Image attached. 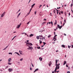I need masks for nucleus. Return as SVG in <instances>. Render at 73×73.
Instances as JSON below:
<instances>
[{"label":"nucleus","mask_w":73,"mask_h":73,"mask_svg":"<svg viewBox=\"0 0 73 73\" xmlns=\"http://www.w3.org/2000/svg\"><path fill=\"white\" fill-rule=\"evenodd\" d=\"M40 6L39 7V8H41V7L42 6V5H40Z\"/></svg>","instance_id":"47"},{"label":"nucleus","mask_w":73,"mask_h":73,"mask_svg":"<svg viewBox=\"0 0 73 73\" xmlns=\"http://www.w3.org/2000/svg\"><path fill=\"white\" fill-rule=\"evenodd\" d=\"M64 22L65 23H66V20L65 19L64 20Z\"/></svg>","instance_id":"39"},{"label":"nucleus","mask_w":73,"mask_h":73,"mask_svg":"<svg viewBox=\"0 0 73 73\" xmlns=\"http://www.w3.org/2000/svg\"><path fill=\"white\" fill-rule=\"evenodd\" d=\"M20 14H21V13H19L18 15V16H17V17L18 18L19 17V16H20Z\"/></svg>","instance_id":"18"},{"label":"nucleus","mask_w":73,"mask_h":73,"mask_svg":"<svg viewBox=\"0 0 73 73\" xmlns=\"http://www.w3.org/2000/svg\"><path fill=\"white\" fill-rule=\"evenodd\" d=\"M32 9L31 8L29 11L30 12H31V11H32Z\"/></svg>","instance_id":"43"},{"label":"nucleus","mask_w":73,"mask_h":73,"mask_svg":"<svg viewBox=\"0 0 73 73\" xmlns=\"http://www.w3.org/2000/svg\"><path fill=\"white\" fill-rule=\"evenodd\" d=\"M60 63L55 65V66H56V68H57V69H59V68H60Z\"/></svg>","instance_id":"2"},{"label":"nucleus","mask_w":73,"mask_h":73,"mask_svg":"<svg viewBox=\"0 0 73 73\" xmlns=\"http://www.w3.org/2000/svg\"><path fill=\"white\" fill-rule=\"evenodd\" d=\"M8 71L9 72H12V71H13V69L12 68H9L8 69Z\"/></svg>","instance_id":"5"},{"label":"nucleus","mask_w":73,"mask_h":73,"mask_svg":"<svg viewBox=\"0 0 73 73\" xmlns=\"http://www.w3.org/2000/svg\"><path fill=\"white\" fill-rule=\"evenodd\" d=\"M7 49V48H5L3 49V50H5Z\"/></svg>","instance_id":"36"},{"label":"nucleus","mask_w":73,"mask_h":73,"mask_svg":"<svg viewBox=\"0 0 73 73\" xmlns=\"http://www.w3.org/2000/svg\"><path fill=\"white\" fill-rule=\"evenodd\" d=\"M21 23L20 24L18 25H17V28H19L20 26H21Z\"/></svg>","instance_id":"6"},{"label":"nucleus","mask_w":73,"mask_h":73,"mask_svg":"<svg viewBox=\"0 0 73 73\" xmlns=\"http://www.w3.org/2000/svg\"><path fill=\"white\" fill-rule=\"evenodd\" d=\"M39 60H40V61H42V58H41V57H40L39 58Z\"/></svg>","instance_id":"13"},{"label":"nucleus","mask_w":73,"mask_h":73,"mask_svg":"<svg viewBox=\"0 0 73 73\" xmlns=\"http://www.w3.org/2000/svg\"><path fill=\"white\" fill-rule=\"evenodd\" d=\"M30 21H29V22H28V23H27V24H29V22H30Z\"/></svg>","instance_id":"51"},{"label":"nucleus","mask_w":73,"mask_h":73,"mask_svg":"<svg viewBox=\"0 0 73 73\" xmlns=\"http://www.w3.org/2000/svg\"><path fill=\"white\" fill-rule=\"evenodd\" d=\"M37 12H36V11H35V15H36V13Z\"/></svg>","instance_id":"58"},{"label":"nucleus","mask_w":73,"mask_h":73,"mask_svg":"<svg viewBox=\"0 0 73 73\" xmlns=\"http://www.w3.org/2000/svg\"><path fill=\"white\" fill-rule=\"evenodd\" d=\"M36 38H37V40H38V39H39V36H36Z\"/></svg>","instance_id":"22"},{"label":"nucleus","mask_w":73,"mask_h":73,"mask_svg":"<svg viewBox=\"0 0 73 73\" xmlns=\"http://www.w3.org/2000/svg\"><path fill=\"white\" fill-rule=\"evenodd\" d=\"M50 16H52V13H50Z\"/></svg>","instance_id":"50"},{"label":"nucleus","mask_w":73,"mask_h":73,"mask_svg":"<svg viewBox=\"0 0 73 73\" xmlns=\"http://www.w3.org/2000/svg\"><path fill=\"white\" fill-rule=\"evenodd\" d=\"M51 24L52 25V26H53V22H52V21L51 22Z\"/></svg>","instance_id":"30"},{"label":"nucleus","mask_w":73,"mask_h":73,"mask_svg":"<svg viewBox=\"0 0 73 73\" xmlns=\"http://www.w3.org/2000/svg\"><path fill=\"white\" fill-rule=\"evenodd\" d=\"M17 64L18 65H20V62H18Z\"/></svg>","instance_id":"25"},{"label":"nucleus","mask_w":73,"mask_h":73,"mask_svg":"<svg viewBox=\"0 0 73 73\" xmlns=\"http://www.w3.org/2000/svg\"><path fill=\"white\" fill-rule=\"evenodd\" d=\"M31 65H32L33 67H34V66L33 65V64H32V63H31Z\"/></svg>","instance_id":"41"},{"label":"nucleus","mask_w":73,"mask_h":73,"mask_svg":"<svg viewBox=\"0 0 73 73\" xmlns=\"http://www.w3.org/2000/svg\"><path fill=\"white\" fill-rule=\"evenodd\" d=\"M71 46H69V45L68 46V48H69V49H70V48Z\"/></svg>","instance_id":"35"},{"label":"nucleus","mask_w":73,"mask_h":73,"mask_svg":"<svg viewBox=\"0 0 73 73\" xmlns=\"http://www.w3.org/2000/svg\"><path fill=\"white\" fill-rule=\"evenodd\" d=\"M56 64L55 65H56V64H57V59H56Z\"/></svg>","instance_id":"20"},{"label":"nucleus","mask_w":73,"mask_h":73,"mask_svg":"<svg viewBox=\"0 0 73 73\" xmlns=\"http://www.w3.org/2000/svg\"><path fill=\"white\" fill-rule=\"evenodd\" d=\"M57 36V35H55V36L53 38V40H54V39H56V38L55 37H56Z\"/></svg>","instance_id":"11"},{"label":"nucleus","mask_w":73,"mask_h":73,"mask_svg":"<svg viewBox=\"0 0 73 73\" xmlns=\"http://www.w3.org/2000/svg\"><path fill=\"white\" fill-rule=\"evenodd\" d=\"M33 36H34V35L32 34H31L29 36L30 37H31Z\"/></svg>","instance_id":"9"},{"label":"nucleus","mask_w":73,"mask_h":73,"mask_svg":"<svg viewBox=\"0 0 73 73\" xmlns=\"http://www.w3.org/2000/svg\"><path fill=\"white\" fill-rule=\"evenodd\" d=\"M26 44L27 45H29V46H32L33 45V44H32L30 42L27 43Z\"/></svg>","instance_id":"3"},{"label":"nucleus","mask_w":73,"mask_h":73,"mask_svg":"<svg viewBox=\"0 0 73 73\" xmlns=\"http://www.w3.org/2000/svg\"><path fill=\"white\" fill-rule=\"evenodd\" d=\"M27 46H28V48H27V49H28V50H32V49H33L32 46H29L28 45H27Z\"/></svg>","instance_id":"1"},{"label":"nucleus","mask_w":73,"mask_h":73,"mask_svg":"<svg viewBox=\"0 0 73 73\" xmlns=\"http://www.w3.org/2000/svg\"><path fill=\"white\" fill-rule=\"evenodd\" d=\"M67 73H70V71H68L67 72Z\"/></svg>","instance_id":"52"},{"label":"nucleus","mask_w":73,"mask_h":73,"mask_svg":"<svg viewBox=\"0 0 73 73\" xmlns=\"http://www.w3.org/2000/svg\"><path fill=\"white\" fill-rule=\"evenodd\" d=\"M8 65H12V63H10L9 62H8L7 63Z\"/></svg>","instance_id":"12"},{"label":"nucleus","mask_w":73,"mask_h":73,"mask_svg":"<svg viewBox=\"0 0 73 73\" xmlns=\"http://www.w3.org/2000/svg\"><path fill=\"white\" fill-rule=\"evenodd\" d=\"M73 3L71 4V7H72V6H73Z\"/></svg>","instance_id":"44"},{"label":"nucleus","mask_w":73,"mask_h":73,"mask_svg":"<svg viewBox=\"0 0 73 73\" xmlns=\"http://www.w3.org/2000/svg\"><path fill=\"white\" fill-rule=\"evenodd\" d=\"M70 13H69L68 14L69 16H70Z\"/></svg>","instance_id":"61"},{"label":"nucleus","mask_w":73,"mask_h":73,"mask_svg":"<svg viewBox=\"0 0 73 73\" xmlns=\"http://www.w3.org/2000/svg\"><path fill=\"white\" fill-rule=\"evenodd\" d=\"M29 13H30V12H29V13H27V16H28V15H29Z\"/></svg>","instance_id":"46"},{"label":"nucleus","mask_w":73,"mask_h":73,"mask_svg":"<svg viewBox=\"0 0 73 73\" xmlns=\"http://www.w3.org/2000/svg\"><path fill=\"white\" fill-rule=\"evenodd\" d=\"M61 13L62 14H63V11H61Z\"/></svg>","instance_id":"45"},{"label":"nucleus","mask_w":73,"mask_h":73,"mask_svg":"<svg viewBox=\"0 0 73 73\" xmlns=\"http://www.w3.org/2000/svg\"><path fill=\"white\" fill-rule=\"evenodd\" d=\"M55 21H56V22L54 23V25H56V24H57V21L56 20Z\"/></svg>","instance_id":"28"},{"label":"nucleus","mask_w":73,"mask_h":73,"mask_svg":"<svg viewBox=\"0 0 73 73\" xmlns=\"http://www.w3.org/2000/svg\"><path fill=\"white\" fill-rule=\"evenodd\" d=\"M65 25V23H64L63 25V26H64Z\"/></svg>","instance_id":"62"},{"label":"nucleus","mask_w":73,"mask_h":73,"mask_svg":"<svg viewBox=\"0 0 73 73\" xmlns=\"http://www.w3.org/2000/svg\"><path fill=\"white\" fill-rule=\"evenodd\" d=\"M38 68L36 69L34 71V73H35L36 71H38Z\"/></svg>","instance_id":"7"},{"label":"nucleus","mask_w":73,"mask_h":73,"mask_svg":"<svg viewBox=\"0 0 73 73\" xmlns=\"http://www.w3.org/2000/svg\"><path fill=\"white\" fill-rule=\"evenodd\" d=\"M14 38H13L12 39V40H13L14 39Z\"/></svg>","instance_id":"59"},{"label":"nucleus","mask_w":73,"mask_h":73,"mask_svg":"<svg viewBox=\"0 0 73 73\" xmlns=\"http://www.w3.org/2000/svg\"><path fill=\"white\" fill-rule=\"evenodd\" d=\"M23 34H25V36H26V35H27V33H22L21 34L22 35H23Z\"/></svg>","instance_id":"19"},{"label":"nucleus","mask_w":73,"mask_h":73,"mask_svg":"<svg viewBox=\"0 0 73 73\" xmlns=\"http://www.w3.org/2000/svg\"><path fill=\"white\" fill-rule=\"evenodd\" d=\"M22 53H23V52H22V51H21L20 52V54H22Z\"/></svg>","instance_id":"33"},{"label":"nucleus","mask_w":73,"mask_h":73,"mask_svg":"<svg viewBox=\"0 0 73 73\" xmlns=\"http://www.w3.org/2000/svg\"><path fill=\"white\" fill-rule=\"evenodd\" d=\"M15 53H16V54H18V56H20V54H19L18 52H15Z\"/></svg>","instance_id":"14"},{"label":"nucleus","mask_w":73,"mask_h":73,"mask_svg":"<svg viewBox=\"0 0 73 73\" xmlns=\"http://www.w3.org/2000/svg\"><path fill=\"white\" fill-rule=\"evenodd\" d=\"M20 11V9L19 11H18L17 13L19 12Z\"/></svg>","instance_id":"60"},{"label":"nucleus","mask_w":73,"mask_h":73,"mask_svg":"<svg viewBox=\"0 0 73 73\" xmlns=\"http://www.w3.org/2000/svg\"><path fill=\"white\" fill-rule=\"evenodd\" d=\"M40 37L41 38V37H42V38H43V36H42V35H41L40 36Z\"/></svg>","instance_id":"42"},{"label":"nucleus","mask_w":73,"mask_h":73,"mask_svg":"<svg viewBox=\"0 0 73 73\" xmlns=\"http://www.w3.org/2000/svg\"><path fill=\"white\" fill-rule=\"evenodd\" d=\"M57 68L56 67V68L55 69V70L54 71L55 72V73H56V70H57Z\"/></svg>","instance_id":"16"},{"label":"nucleus","mask_w":73,"mask_h":73,"mask_svg":"<svg viewBox=\"0 0 73 73\" xmlns=\"http://www.w3.org/2000/svg\"><path fill=\"white\" fill-rule=\"evenodd\" d=\"M9 54H12V52H9Z\"/></svg>","instance_id":"31"},{"label":"nucleus","mask_w":73,"mask_h":73,"mask_svg":"<svg viewBox=\"0 0 73 73\" xmlns=\"http://www.w3.org/2000/svg\"><path fill=\"white\" fill-rule=\"evenodd\" d=\"M29 40H27V42H28V43L29 42Z\"/></svg>","instance_id":"57"},{"label":"nucleus","mask_w":73,"mask_h":73,"mask_svg":"<svg viewBox=\"0 0 73 73\" xmlns=\"http://www.w3.org/2000/svg\"><path fill=\"white\" fill-rule=\"evenodd\" d=\"M52 40H54V41H55L56 40H57L56 39H56H53Z\"/></svg>","instance_id":"32"},{"label":"nucleus","mask_w":73,"mask_h":73,"mask_svg":"<svg viewBox=\"0 0 73 73\" xmlns=\"http://www.w3.org/2000/svg\"><path fill=\"white\" fill-rule=\"evenodd\" d=\"M40 40H44V38H40Z\"/></svg>","instance_id":"38"},{"label":"nucleus","mask_w":73,"mask_h":73,"mask_svg":"<svg viewBox=\"0 0 73 73\" xmlns=\"http://www.w3.org/2000/svg\"><path fill=\"white\" fill-rule=\"evenodd\" d=\"M50 62V64H49V66H50L51 65V64H52V62Z\"/></svg>","instance_id":"27"},{"label":"nucleus","mask_w":73,"mask_h":73,"mask_svg":"<svg viewBox=\"0 0 73 73\" xmlns=\"http://www.w3.org/2000/svg\"><path fill=\"white\" fill-rule=\"evenodd\" d=\"M5 12H4L2 14L1 16V17H4V15H5Z\"/></svg>","instance_id":"4"},{"label":"nucleus","mask_w":73,"mask_h":73,"mask_svg":"<svg viewBox=\"0 0 73 73\" xmlns=\"http://www.w3.org/2000/svg\"><path fill=\"white\" fill-rule=\"evenodd\" d=\"M36 4L35 3H34V4H33L31 6V7L32 8H33V7H34V6H35V5Z\"/></svg>","instance_id":"10"},{"label":"nucleus","mask_w":73,"mask_h":73,"mask_svg":"<svg viewBox=\"0 0 73 73\" xmlns=\"http://www.w3.org/2000/svg\"><path fill=\"white\" fill-rule=\"evenodd\" d=\"M60 27V25H57V27L58 28V27Z\"/></svg>","instance_id":"48"},{"label":"nucleus","mask_w":73,"mask_h":73,"mask_svg":"<svg viewBox=\"0 0 73 73\" xmlns=\"http://www.w3.org/2000/svg\"><path fill=\"white\" fill-rule=\"evenodd\" d=\"M43 43L44 44V46L45 44H46V43H45V42H43Z\"/></svg>","instance_id":"29"},{"label":"nucleus","mask_w":73,"mask_h":73,"mask_svg":"<svg viewBox=\"0 0 73 73\" xmlns=\"http://www.w3.org/2000/svg\"><path fill=\"white\" fill-rule=\"evenodd\" d=\"M11 58H9L8 60V61L9 62H11Z\"/></svg>","instance_id":"8"},{"label":"nucleus","mask_w":73,"mask_h":73,"mask_svg":"<svg viewBox=\"0 0 73 73\" xmlns=\"http://www.w3.org/2000/svg\"><path fill=\"white\" fill-rule=\"evenodd\" d=\"M66 67H68V66L67 64L66 65Z\"/></svg>","instance_id":"63"},{"label":"nucleus","mask_w":73,"mask_h":73,"mask_svg":"<svg viewBox=\"0 0 73 73\" xmlns=\"http://www.w3.org/2000/svg\"><path fill=\"white\" fill-rule=\"evenodd\" d=\"M39 41L40 44H41V43H42V41H41V40H40Z\"/></svg>","instance_id":"26"},{"label":"nucleus","mask_w":73,"mask_h":73,"mask_svg":"<svg viewBox=\"0 0 73 73\" xmlns=\"http://www.w3.org/2000/svg\"><path fill=\"white\" fill-rule=\"evenodd\" d=\"M23 58H21L20 59V61H23Z\"/></svg>","instance_id":"24"},{"label":"nucleus","mask_w":73,"mask_h":73,"mask_svg":"<svg viewBox=\"0 0 73 73\" xmlns=\"http://www.w3.org/2000/svg\"><path fill=\"white\" fill-rule=\"evenodd\" d=\"M52 73H55V72L54 71H52Z\"/></svg>","instance_id":"49"},{"label":"nucleus","mask_w":73,"mask_h":73,"mask_svg":"<svg viewBox=\"0 0 73 73\" xmlns=\"http://www.w3.org/2000/svg\"><path fill=\"white\" fill-rule=\"evenodd\" d=\"M50 36H51V35H50L48 36V38H49L50 37Z\"/></svg>","instance_id":"37"},{"label":"nucleus","mask_w":73,"mask_h":73,"mask_svg":"<svg viewBox=\"0 0 73 73\" xmlns=\"http://www.w3.org/2000/svg\"><path fill=\"white\" fill-rule=\"evenodd\" d=\"M37 49H40L41 48H40V47L38 46V47H37Z\"/></svg>","instance_id":"23"},{"label":"nucleus","mask_w":73,"mask_h":73,"mask_svg":"<svg viewBox=\"0 0 73 73\" xmlns=\"http://www.w3.org/2000/svg\"><path fill=\"white\" fill-rule=\"evenodd\" d=\"M54 13H55V10H54Z\"/></svg>","instance_id":"54"},{"label":"nucleus","mask_w":73,"mask_h":73,"mask_svg":"<svg viewBox=\"0 0 73 73\" xmlns=\"http://www.w3.org/2000/svg\"><path fill=\"white\" fill-rule=\"evenodd\" d=\"M71 46H72V48H73V45H72Z\"/></svg>","instance_id":"64"},{"label":"nucleus","mask_w":73,"mask_h":73,"mask_svg":"<svg viewBox=\"0 0 73 73\" xmlns=\"http://www.w3.org/2000/svg\"><path fill=\"white\" fill-rule=\"evenodd\" d=\"M62 26H59V27H58V28H59V29H61V28H62Z\"/></svg>","instance_id":"17"},{"label":"nucleus","mask_w":73,"mask_h":73,"mask_svg":"<svg viewBox=\"0 0 73 73\" xmlns=\"http://www.w3.org/2000/svg\"><path fill=\"white\" fill-rule=\"evenodd\" d=\"M17 37V36H14L13 38H15V37Z\"/></svg>","instance_id":"56"},{"label":"nucleus","mask_w":73,"mask_h":73,"mask_svg":"<svg viewBox=\"0 0 73 73\" xmlns=\"http://www.w3.org/2000/svg\"><path fill=\"white\" fill-rule=\"evenodd\" d=\"M30 70H32V68L31 67H30Z\"/></svg>","instance_id":"34"},{"label":"nucleus","mask_w":73,"mask_h":73,"mask_svg":"<svg viewBox=\"0 0 73 73\" xmlns=\"http://www.w3.org/2000/svg\"><path fill=\"white\" fill-rule=\"evenodd\" d=\"M66 61H64V62L63 65H65V64H66Z\"/></svg>","instance_id":"15"},{"label":"nucleus","mask_w":73,"mask_h":73,"mask_svg":"<svg viewBox=\"0 0 73 73\" xmlns=\"http://www.w3.org/2000/svg\"><path fill=\"white\" fill-rule=\"evenodd\" d=\"M44 24H45V22H43L42 23V25H43Z\"/></svg>","instance_id":"40"},{"label":"nucleus","mask_w":73,"mask_h":73,"mask_svg":"<svg viewBox=\"0 0 73 73\" xmlns=\"http://www.w3.org/2000/svg\"><path fill=\"white\" fill-rule=\"evenodd\" d=\"M62 47H63V48H65V46L64 45H62Z\"/></svg>","instance_id":"21"},{"label":"nucleus","mask_w":73,"mask_h":73,"mask_svg":"<svg viewBox=\"0 0 73 73\" xmlns=\"http://www.w3.org/2000/svg\"><path fill=\"white\" fill-rule=\"evenodd\" d=\"M43 39H44V40H45V36L43 37Z\"/></svg>","instance_id":"55"},{"label":"nucleus","mask_w":73,"mask_h":73,"mask_svg":"<svg viewBox=\"0 0 73 73\" xmlns=\"http://www.w3.org/2000/svg\"><path fill=\"white\" fill-rule=\"evenodd\" d=\"M0 71H1V72H3V70L2 69H1L0 70Z\"/></svg>","instance_id":"53"}]
</instances>
